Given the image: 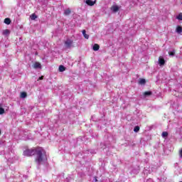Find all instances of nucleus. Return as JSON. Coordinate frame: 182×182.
Returning a JSON list of instances; mask_svg holds the SVG:
<instances>
[{"label":"nucleus","instance_id":"f257e3e1","mask_svg":"<svg viewBox=\"0 0 182 182\" xmlns=\"http://www.w3.org/2000/svg\"><path fill=\"white\" fill-rule=\"evenodd\" d=\"M23 154L27 157H31L36 154V161L38 163V164H41V163H43V161H46V160H48L46 153L42 148H32L31 149H26Z\"/></svg>","mask_w":182,"mask_h":182},{"label":"nucleus","instance_id":"f03ea898","mask_svg":"<svg viewBox=\"0 0 182 182\" xmlns=\"http://www.w3.org/2000/svg\"><path fill=\"white\" fill-rule=\"evenodd\" d=\"M121 6L117 5H113L111 7V11L114 13L118 12V11L120 9Z\"/></svg>","mask_w":182,"mask_h":182},{"label":"nucleus","instance_id":"7ed1b4c3","mask_svg":"<svg viewBox=\"0 0 182 182\" xmlns=\"http://www.w3.org/2000/svg\"><path fill=\"white\" fill-rule=\"evenodd\" d=\"M73 44V41L70 40V39H68L65 42V45L66 46V48H72V45Z\"/></svg>","mask_w":182,"mask_h":182},{"label":"nucleus","instance_id":"20e7f679","mask_svg":"<svg viewBox=\"0 0 182 182\" xmlns=\"http://www.w3.org/2000/svg\"><path fill=\"white\" fill-rule=\"evenodd\" d=\"M33 68L34 69H42V65L41 64V63L39 62H36L34 63V64L33 65Z\"/></svg>","mask_w":182,"mask_h":182},{"label":"nucleus","instance_id":"39448f33","mask_svg":"<svg viewBox=\"0 0 182 182\" xmlns=\"http://www.w3.org/2000/svg\"><path fill=\"white\" fill-rule=\"evenodd\" d=\"M85 3L87 5H89V6H93L95 4H96V0L95 1H92V0H86Z\"/></svg>","mask_w":182,"mask_h":182},{"label":"nucleus","instance_id":"423d86ee","mask_svg":"<svg viewBox=\"0 0 182 182\" xmlns=\"http://www.w3.org/2000/svg\"><path fill=\"white\" fill-rule=\"evenodd\" d=\"M159 63L161 66H163V65H164V63H166V61L164 60V58H163V57H159Z\"/></svg>","mask_w":182,"mask_h":182},{"label":"nucleus","instance_id":"0eeeda50","mask_svg":"<svg viewBox=\"0 0 182 182\" xmlns=\"http://www.w3.org/2000/svg\"><path fill=\"white\" fill-rule=\"evenodd\" d=\"M176 33H181L182 32V27L181 26H178L176 29Z\"/></svg>","mask_w":182,"mask_h":182},{"label":"nucleus","instance_id":"6e6552de","mask_svg":"<svg viewBox=\"0 0 182 182\" xmlns=\"http://www.w3.org/2000/svg\"><path fill=\"white\" fill-rule=\"evenodd\" d=\"M100 48V46H99V44H96V43L94 44L93 48H92L93 50H95V51L99 50Z\"/></svg>","mask_w":182,"mask_h":182},{"label":"nucleus","instance_id":"1a4fd4ad","mask_svg":"<svg viewBox=\"0 0 182 182\" xmlns=\"http://www.w3.org/2000/svg\"><path fill=\"white\" fill-rule=\"evenodd\" d=\"M82 35L85 39H89V35L86 34V30H82Z\"/></svg>","mask_w":182,"mask_h":182},{"label":"nucleus","instance_id":"9d476101","mask_svg":"<svg viewBox=\"0 0 182 182\" xmlns=\"http://www.w3.org/2000/svg\"><path fill=\"white\" fill-rule=\"evenodd\" d=\"M139 85H146V80L143 79V78H141L139 80Z\"/></svg>","mask_w":182,"mask_h":182},{"label":"nucleus","instance_id":"9b49d317","mask_svg":"<svg viewBox=\"0 0 182 182\" xmlns=\"http://www.w3.org/2000/svg\"><path fill=\"white\" fill-rule=\"evenodd\" d=\"M4 23H6V25H9L11 23V18H5Z\"/></svg>","mask_w":182,"mask_h":182},{"label":"nucleus","instance_id":"f8f14e48","mask_svg":"<svg viewBox=\"0 0 182 182\" xmlns=\"http://www.w3.org/2000/svg\"><path fill=\"white\" fill-rule=\"evenodd\" d=\"M30 18L32 21H35L36 19V18H38V16H36V14H33L30 16Z\"/></svg>","mask_w":182,"mask_h":182},{"label":"nucleus","instance_id":"ddd939ff","mask_svg":"<svg viewBox=\"0 0 182 182\" xmlns=\"http://www.w3.org/2000/svg\"><path fill=\"white\" fill-rule=\"evenodd\" d=\"M5 113V109L2 108V105L0 104V114H4Z\"/></svg>","mask_w":182,"mask_h":182},{"label":"nucleus","instance_id":"4468645a","mask_svg":"<svg viewBox=\"0 0 182 182\" xmlns=\"http://www.w3.org/2000/svg\"><path fill=\"white\" fill-rule=\"evenodd\" d=\"M26 96H27L26 92H23L21 93V97L22 99H25V97H26Z\"/></svg>","mask_w":182,"mask_h":182},{"label":"nucleus","instance_id":"2eb2a0df","mask_svg":"<svg viewBox=\"0 0 182 182\" xmlns=\"http://www.w3.org/2000/svg\"><path fill=\"white\" fill-rule=\"evenodd\" d=\"M65 15H70V9H67L64 11Z\"/></svg>","mask_w":182,"mask_h":182},{"label":"nucleus","instance_id":"dca6fc26","mask_svg":"<svg viewBox=\"0 0 182 182\" xmlns=\"http://www.w3.org/2000/svg\"><path fill=\"white\" fill-rule=\"evenodd\" d=\"M9 33H10V31L8 29L3 31V35H9Z\"/></svg>","mask_w":182,"mask_h":182},{"label":"nucleus","instance_id":"f3484780","mask_svg":"<svg viewBox=\"0 0 182 182\" xmlns=\"http://www.w3.org/2000/svg\"><path fill=\"white\" fill-rule=\"evenodd\" d=\"M139 130H140V127H139V126H136L134 128V132H135V133H137Z\"/></svg>","mask_w":182,"mask_h":182},{"label":"nucleus","instance_id":"a211bd4d","mask_svg":"<svg viewBox=\"0 0 182 182\" xmlns=\"http://www.w3.org/2000/svg\"><path fill=\"white\" fill-rule=\"evenodd\" d=\"M167 136H168V133L167 132H162V137L166 139V137H167Z\"/></svg>","mask_w":182,"mask_h":182},{"label":"nucleus","instance_id":"6ab92c4d","mask_svg":"<svg viewBox=\"0 0 182 182\" xmlns=\"http://www.w3.org/2000/svg\"><path fill=\"white\" fill-rule=\"evenodd\" d=\"M65 66H63V65H60V67H59V70H60V72H65Z\"/></svg>","mask_w":182,"mask_h":182},{"label":"nucleus","instance_id":"aec40b11","mask_svg":"<svg viewBox=\"0 0 182 182\" xmlns=\"http://www.w3.org/2000/svg\"><path fill=\"white\" fill-rule=\"evenodd\" d=\"M151 95V91H147L144 93V95L145 96H150Z\"/></svg>","mask_w":182,"mask_h":182},{"label":"nucleus","instance_id":"412c9836","mask_svg":"<svg viewBox=\"0 0 182 182\" xmlns=\"http://www.w3.org/2000/svg\"><path fill=\"white\" fill-rule=\"evenodd\" d=\"M176 18H178V21H182V13H180V14L177 16Z\"/></svg>","mask_w":182,"mask_h":182},{"label":"nucleus","instance_id":"4be33fe9","mask_svg":"<svg viewBox=\"0 0 182 182\" xmlns=\"http://www.w3.org/2000/svg\"><path fill=\"white\" fill-rule=\"evenodd\" d=\"M175 52L174 51H169L168 52V55H170V56H174V55H175Z\"/></svg>","mask_w":182,"mask_h":182},{"label":"nucleus","instance_id":"5701e85b","mask_svg":"<svg viewBox=\"0 0 182 182\" xmlns=\"http://www.w3.org/2000/svg\"><path fill=\"white\" fill-rule=\"evenodd\" d=\"M38 80H43V76L39 77Z\"/></svg>","mask_w":182,"mask_h":182},{"label":"nucleus","instance_id":"b1692460","mask_svg":"<svg viewBox=\"0 0 182 182\" xmlns=\"http://www.w3.org/2000/svg\"><path fill=\"white\" fill-rule=\"evenodd\" d=\"M180 156L182 157V149L180 151Z\"/></svg>","mask_w":182,"mask_h":182},{"label":"nucleus","instance_id":"393cba45","mask_svg":"<svg viewBox=\"0 0 182 182\" xmlns=\"http://www.w3.org/2000/svg\"><path fill=\"white\" fill-rule=\"evenodd\" d=\"M95 182H97V179L95 178Z\"/></svg>","mask_w":182,"mask_h":182},{"label":"nucleus","instance_id":"a878e982","mask_svg":"<svg viewBox=\"0 0 182 182\" xmlns=\"http://www.w3.org/2000/svg\"><path fill=\"white\" fill-rule=\"evenodd\" d=\"M0 134H1V130H0Z\"/></svg>","mask_w":182,"mask_h":182}]
</instances>
